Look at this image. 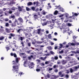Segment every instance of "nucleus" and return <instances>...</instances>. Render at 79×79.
Instances as JSON below:
<instances>
[{
    "label": "nucleus",
    "instance_id": "61",
    "mask_svg": "<svg viewBox=\"0 0 79 79\" xmlns=\"http://www.w3.org/2000/svg\"><path fill=\"white\" fill-rule=\"evenodd\" d=\"M45 64H49V61L45 62Z\"/></svg>",
    "mask_w": 79,
    "mask_h": 79
},
{
    "label": "nucleus",
    "instance_id": "49",
    "mask_svg": "<svg viewBox=\"0 0 79 79\" xmlns=\"http://www.w3.org/2000/svg\"><path fill=\"white\" fill-rule=\"evenodd\" d=\"M50 53L51 54H52V55H54V54H55V53L53 52L52 51H51Z\"/></svg>",
    "mask_w": 79,
    "mask_h": 79
},
{
    "label": "nucleus",
    "instance_id": "60",
    "mask_svg": "<svg viewBox=\"0 0 79 79\" xmlns=\"http://www.w3.org/2000/svg\"><path fill=\"white\" fill-rule=\"evenodd\" d=\"M47 77L48 78H49L50 77V74H48L47 75Z\"/></svg>",
    "mask_w": 79,
    "mask_h": 79
},
{
    "label": "nucleus",
    "instance_id": "40",
    "mask_svg": "<svg viewBox=\"0 0 79 79\" xmlns=\"http://www.w3.org/2000/svg\"><path fill=\"white\" fill-rule=\"evenodd\" d=\"M60 68L61 69H64V68H65V67L64 66H61Z\"/></svg>",
    "mask_w": 79,
    "mask_h": 79
},
{
    "label": "nucleus",
    "instance_id": "31",
    "mask_svg": "<svg viewBox=\"0 0 79 79\" xmlns=\"http://www.w3.org/2000/svg\"><path fill=\"white\" fill-rule=\"evenodd\" d=\"M67 32L68 33L69 35H70V34H71L72 32H73V31H70V32L69 31H68Z\"/></svg>",
    "mask_w": 79,
    "mask_h": 79
},
{
    "label": "nucleus",
    "instance_id": "20",
    "mask_svg": "<svg viewBox=\"0 0 79 79\" xmlns=\"http://www.w3.org/2000/svg\"><path fill=\"white\" fill-rule=\"evenodd\" d=\"M73 53H75V54H76V53H79V50H77L76 52L73 51Z\"/></svg>",
    "mask_w": 79,
    "mask_h": 79
},
{
    "label": "nucleus",
    "instance_id": "64",
    "mask_svg": "<svg viewBox=\"0 0 79 79\" xmlns=\"http://www.w3.org/2000/svg\"><path fill=\"white\" fill-rule=\"evenodd\" d=\"M8 20H9V19H8V18H6L5 19V21H8Z\"/></svg>",
    "mask_w": 79,
    "mask_h": 79
},
{
    "label": "nucleus",
    "instance_id": "28",
    "mask_svg": "<svg viewBox=\"0 0 79 79\" xmlns=\"http://www.w3.org/2000/svg\"><path fill=\"white\" fill-rule=\"evenodd\" d=\"M66 61L64 60H63L62 64H66Z\"/></svg>",
    "mask_w": 79,
    "mask_h": 79
},
{
    "label": "nucleus",
    "instance_id": "53",
    "mask_svg": "<svg viewBox=\"0 0 79 79\" xmlns=\"http://www.w3.org/2000/svg\"><path fill=\"white\" fill-rule=\"evenodd\" d=\"M19 74L20 75V76H21V75H23V72H20V73H19Z\"/></svg>",
    "mask_w": 79,
    "mask_h": 79
},
{
    "label": "nucleus",
    "instance_id": "50",
    "mask_svg": "<svg viewBox=\"0 0 79 79\" xmlns=\"http://www.w3.org/2000/svg\"><path fill=\"white\" fill-rule=\"evenodd\" d=\"M31 66H34V65H35V64L33 62H32L30 64Z\"/></svg>",
    "mask_w": 79,
    "mask_h": 79
},
{
    "label": "nucleus",
    "instance_id": "32",
    "mask_svg": "<svg viewBox=\"0 0 79 79\" xmlns=\"http://www.w3.org/2000/svg\"><path fill=\"white\" fill-rule=\"evenodd\" d=\"M73 71H74V70L73 69H72V68H71L70 69V73H73Z\"/></svg>",
    "mask_w": 79,
    "mask_h": 79
},
{
    "label": "nucleus",
    "instance_id": "45",
    "mask_svg": "<svg viewBox=\"0 0 79 79\" xmlns=\"http://www.w3.org/2000/svg\"><path fill=\"white\" fill-rule=\"evenodd\" d=\"M66 71V73H67V74H69V71L68 70H67Z\"/></svg>",
    "mask_w": 79,
    "mask_h": 79
},
{
    "label": "nucleus",
    "instance_id": "14",
    "mask_svg": "<svg viewBox=\"0 0 79 79\" xmlns=\"http://www.w3.org/2000/svg\"><path fill=\"white\" fill-rule=\"evenodd\" d=\"M7 0H0V3L2 4V3H5L6 1H7Z\"/></svg>",
    "mask_w": 79,
    "mask_h": 79
},
{
    "label": "nucleus",
    "instance_id": "2",
    "mask_svg": "<svg viewBox=\"0 0 79 79\" xmlns=\"http://www.w3.org/2000/svg\"><path fill=\"white\" fill-rule=\"evenodd\" d=\"M56 7L59 10H60V11H62V12H64V9L62 8H61L60 6H56Z\"/></svg>",
    "mask_w": 79,
    "mask_h": 79
},
{
    "label": "nucleus",
    "instance_id": "10",
    "mask_svg": "<svg viewBox=\"0 0 79 79\" xmlns=\"http://www.w3.org/2000/svg\"><path fill=\"white\" fill-rule=\"evenodd\" d=\"M69 30H68V29L66 27L63 28V31L64 32H67V31H69Z\"/></svg>",
    "mask_w": 79,
    "mask_h": 79
},
{
    "label": "nucleus",
    "instance_id": "35",
    "mask_svg": "<svg viewBox=\"0 0 79 79\" xmlns=\"http://www.w3.org/2000/svg\"><path fill=\"white\" fill-rule=\"evenodd\" d=\"M11 26L12 27H15V26H16V24H15H15L12 23L11 24Z\"/></svg>",
    "mask_w": 79,
    "mask_h": 79
},
{
    "label": "nucleus",
    "instance_id": "19",
    "mask_svg": "<svg viewBox=\"0 0 79 79\" xmlns=\"http://www.w3.org/2000/svg\"><path fill=\"white\" fill-rule=\"evenodd\" d=\"M47 37L46 35L44 37H43V38H41V40H44V39H47V37Z\"/></svg>",
    "mask_w": 79,
    "mask_h": 79
},
{
    "label": "nucleus",
    "instance_id": "29",
    "mask_svg": "<svg viewBox=\"0 0 79 79\" xmlns=\"http://www.w3.org/2000/svg\"><path fill=\"white\" fill-rule=\"evenodd\" d=\"M60 46H59V48H62L63 47V44H60Z\"/></svg>",
    "mask_w": 79,
    "mask_h": 79
},
{
    "label": "nucleus",
    "instance_id": "13",
    "mask_svg": "<svg viewBox=\"0 0 79 79\" xmlns=\"http://www.w3.org/2000/svg\"><path fill=\"white\" fill-rule=\"evenodd\" d=\"M16 63L15 62V63H13V64H18L19 61V59H18V58H16Z\"/></svg>",
    "mask_w": 79,
    "mask_h": 79
},
{
    "label": "nucleus",
    "instance_id": "54",
    "mask_svg": "<svg viewBox=\"0 0 79 79\" xmlns=\"http://www.w3.org/2000/svg\"><path fill=\"white\" fill-rule=\"evenodd\" d=\"M36 71L37 72H39L40 71V69H36Z\"/></svg>",
    "mask_w": 79,
    "mask_h": 79
},
{
    "label": "nucleus",
    "instance_id": "6",
    "mask_svg": "<svg viewBox=\"0 0 79 79\" xmlns=\"http://www.w3.org/2000/svg\"><path fill=\"white\" fill-rule=\"evenodd\" d=\"M71 45L73 46H75L76 45H78L79 43L77 42H76L75 43H71Z\"/></svg>",
    "mask_w": 79,
    "mask_h": 79
},
{
    "label": "nucleus",
    "instance_id": "59",
    "mask_svg": "<svg viewBox=\"0 0 79 79\" xmlns=\"http://www.w3.org/2000/svg\"><path fill=\"white\" fill-rule=\"evenodd\" d=\"M47 23H44L42 24L43 26H45L46 25H47Z\"/></svg>",
    "mask_w": 79,
    "mask_h": 79
},
{
    "label": "nucleus",
    "instance_id": "48",
    "mask_svg": "<svg viewBox=\"0 0 79 79\" xmlns=\"http://www.w3.org/2000/svg\"><path fill=\"white\" fill-rule=\"evenodd\" d=\"M26 10L27 11H29L30 10V9L27 7H26Z\"/></svg>",
    "mask_w": 79,
    "mask_h": 79
},
{
    "label": "nucleus",
    "instance_id": "9",
    "mask_svg": "<svg viewBox=\"0 0 79 79\" xmlns=\"http://www.w3.org/2000/svg\"><path fill=\"white\" fill-rule=\"evenodd\" d=\"M48 18H50V19H52V18L53 17V15H52L50 14L48 15Z\"/></svg>",
    "mask_w": 79,
    "mask_h": 79
},
{
    "label": "nucleus",
    "instance_id": "15",
    "mask_svg": "<svg viewBox=\"0 0 79 79\" xmlns=\"http://www.w3.org/2000/svg\"><path fill=\"white\" fill-rule=\"evenodd\" d=\"M34 17L35 19V21H36V19H38V16H37V15H36V14H35L34 15Z\"/></svg>",
    "mask_w": 79,
    "mask_h": 79
},
{
    "label": "nucleus",
    "instance_id": "27",
    "mask_svg": "<svg viewBox=\"0 0 79 79\" xmlns=\"http://www.w3.org/2000/svg\"><path fill=\"white\" fill-rule=\"evenodd\" d=\"M32 2H29L28 3V5H29V6H30V5H32Z\"/></svg>",
    "mask_w": 79,
    "mask_h": 79
},
{
    "label": "nucleus",
    "instance_id": "37",
    "mask_svg": "<svg viewBox=\"0 0 79 79\" xmlns=\"http://www.w3.org/2000/svg\"><path fill=\"white\" fill-rule=\"evenodd\" d=\"M12 10H16V8L15 7H13L11 8Z\"/></svg>",
    "mask_w": 79,
    "mask_h": 79
},
{
    "label": "nucleus",
    "instance_id": "12",
    "mask_svg": "<svg viewBox=\"0 0 79 79\" xmlns=\"http://www.w3.org/2000/svg\"><path fill=\"white\" fill-rule=\"evenodd\" d=\"M10 55L11 56H14V57L15 58H16V57H17V56L15 53H11Z\"/></svg>",
    "mask_w": 79,
    "mask_h": 79
},
{
    "label": "nucleus",
    "instance_id": "34",
    "mask_svg": "<svg viewBox=\"0 0 79 79\" xmlns=\"http://www.w3.org/2000/svg\"><path fill=\"white\" fill-rule=\"evenodd\" d=\"M67 26H68L70 27V26H71L73 25H72V24L71 23H68Z\"/></svg>",
    "mask_w": 79,
    "mask_h": 79
},
{
    "label": "nucleus",
    "instance_id": "33",
    "mask_svg": "<svg viewBox=\"0 0 79 79\" xmlns=\"http://www.w3.org/2000/svg\"><path fill=\"white\" fill-rule=\"evenodd\" d=\"M31 9L33 11H35V7H31Z\"/></svg>",
    "mask_w": 79,
    "mask_h": 79
},
{
    "label": "nucleus",
    "instance_id": "47",
    "mask_svg": "<svg viewBox=\"0 0 79 79\" xmlns=\"http://www.w3.org/2000/svg\"><path fill=\"white\" fill-rule=\"evenodd\" d=\"M54 57L55 60H58V57L57 56H54Z\"/></svg>",
    "mask_w": 79,
    "mask_h": 79
},
{
    "label": "nucleus",
    "instance_id": "55",
    "mask_svg": "<svg viewBox=\"0 0 79 79\" xmlns=\"http://www.w3.org/2000/svg\"><path fill=\"white\" fill-rule=\"evenodd\" d=\"M14 47L15 48H16V49H17V48H18V46H16V45H14Z\"/></svg>",
    "mask_w": 79,
    "mask_h": 79
},
{
    "label": "nucleus",
    "instance_id": "8",
    "mask_svg": "<svg viewBox=\"0 0 79 79\" xmlns=\"http://www.w3.org/2000/svg\"><path fill=\"white\" fill-rule=\"evenodd\" d=\"M5 29L6 32H7V33H10V30H9V29L7 28H6Z\"/></svg>",
    "mask_w": 79,
    "mask_h": 79
},
{
    "label": "nucleus",
    "instance_id": "51",
    "mask_svg": "<svg viewBox=\"0 0 79 79\" xmlns=\"http://www.w3.org/2000/svg\"><path fill=\"white\" fill-rule=\"evenodd\" d=\"M48 38H49V39L51 38V34H49L48 35Z\"/></svg>",
    "mask_w": 79,
    "mask_h": 79
},
{
    "label": "nucleus",
    "instance_id": "63",
    "mask_svg": "<svg viewBox=\"0 0 79 79\" xmlns=\"http://www.w3.org/2000/svg\"><path fill=\"white\" fill-rule=\"evenodd\" d=\"M61 74H62V73H61V72H60L59 73V74L60 76H61Z\"/></svg>",
    "mask_w": 79,
    "mask_h": 79
},
{
    "label": "nucleus",
    "instance_id": "44",
    "mask_svg": "<svg viewBox=\"0 0 79 79\" xmlns=\"http://www.w3.org/2000/svg\"><path fill=\"white\" fill-rule=\"evenodd\" d=\"M58 70L57 69H56L55 70H54V72L55 73H58Z\"/></svg>",
    "mask_w": 79,
    "mask_h": 79
},
{
    "label": "nucleus",
    "instance_id": "39",
    "mask_svg": "<svg viewBox=\"0 0 79 79\" xmlns=\"http://www.w3.org/2000/svg\"><path fill=\"white\" fill-rule=\"evenodd\" d=\"M6 48L7 49V51H8V50H10V48L8 47V46H6Z\"/></svg>",
    "mask_w": 79,
    "mask_h": 79
},
{
    "label": "nucleus",
    "instance_id": "38",
    "mask_svg": "<svg viewBox=\"0 0 79 79\" xmlns=\"http://www.w3.org/2000/svg\"><path fill=\"white\" fill-rule=\"evenodd\" d=\"M47 48H48V50H52V47H51V46H49V47H48Z\"/></svg>",
    "mask_w": 79,
    "mask_h": 79
},
{
    "label": "nucleus",
    "instance_id": "18",
    "mask_svg": "<svg viewBox=\"0 0 79 79\" xmlns=\"http://www.w3.org/2000/svg\"><path fill=\"white\" fill-rule=\"evenodd\" d=\"M44 41H39L37 42V44H42V43H44Z\"/></svg>",
    "mask_w": 79,
    "mask_h": 79
},
{
    "label": "nucleus",
    "instance_id": "36",
    "mask_svg": "<svg viewBox=\"0 0 79 79\" xmlns=\"http://www.w3.org/2000/svg\"><path fill=\"white\" fill-rule=\"evenodd\" d=\"M21 30H22L21 29H19L17 30V32L18 33H20L21 32Z\"/></svg>",
    "mask_w": 79,
    "mask_h": 79
},
{
    "label": "nucleus",
    "instance_id": "3",
    "mask_svg": "<svg viewBox=\"0 0 79 79\" xmlns=\"http://www.w3.org/2000/svg\"><path fill=\"white\" fill-rule=\"evenodd\" d=\"M72 14L73 15L72 16H70L69 17V18H73V19H75V16H77V15H78V14H77L76 13H75L74 15V12H72Z\"/></svg>",
    "mask_w": 79,
    "mask_h": 79
},
{
    "label": "nucleus",
    "instance_id": "26",
    "mask_svg": "<svg viewBox=\"0 0 79 79\" xmlns=\"http://www.w3.org/2000/svg\"><path fill=\"white\" fill-rule=\"evenodd\" d=\"M58 11L57 10H56L55 12H54V15H57V14H58Z\"/></svg>",
    "mask_w": 79,
    "mask_h": 79
},
{
    "label": "nucleus",
    "instance_id": "23",
    "mask_svg": "<svg viewBox=\"0 0 79 79\" xmlns=\"http://www.w3.org/2000/svg\"><path fill=\"white\" fill-rule=\"evenodd\" d=\"M56 68H58V65H55L53 66V68L55 69Z\"/></svg>",
    "mask_w": 79,
    "mask_h": 79
},
{
    "label": "nucleus",
    "instance_id": "25",
    "mask_svg": "<svg viewBox=\"0 0 79 79\" xmlns=\"http://www.w3.org/2000/svg\"><path fill=\"white\" fill-rule=\"evenodd\" d=\"M23 39H24V37H23L21 36L19 37V40H20L21 41H22V40H23Z\"/></svg>",
    "mask_w": 79,
    "mask_h": 79
},
{
    "label": "nucleus",
    "instance_id": "46",
    "mask_svg": "<svg viewBox=\"0 0 79 79\" xmlns=\"http://www.w3.org/2000/svg\"><path fill=\"white\" fill-rule=\"evenodd\" d=\"M9 26V23H6V27H8V26Z\"/></svg>",
    "mask_w": 79,
    "mask_h": 79
},
{
    "label": "nucleus",
    "instance_id": "62",
    "mask_svg": "<svg viewBox=\"0 0 79 79\" xmlns=\"http://www.w3.org/2000/svg\"><path fill=\"white\" fill-rule=\"evenodd\" d=\"M36 6H38L39 5V2H38V1H37V2H36Z\"/></svg>",
    "mask_w": 79,
    "mask_h": 79
},
{
    "label": "nucleus",
    "instance_id": "5",
    "mask_svg": "<svg viewBox=\"0 0 79 79\" xmlns=\"http://www.w3.org/2000/svg\"><path fill=\"white\" fill-rule=\"evenodd\" d=\"M73 71H77V70L79 68V65H78L77 66H75L73 68Z\"/></svg>",
    "mask_w": 79,
    "mask_h": 79
},
{
    "label": "nucleus",
    "instance_id": "42",
    "mask_svg": "<svg viewBox=\"0 0 79 79\" xmlns=\"http://www.w3.org/2000/svg\"><path fill=\"white\" fill-rule=\"evenodd\" d=\"M11 18H15V15H11Z\"/></svg>",
    "mask_w": 79,
    "mask_h": 79
},
{
    "label": "nucleus",
    "instance_id": "11",
    "mask_svg": "<svg viewBox=\"0 0 79 79\" xmlns=\"http://www.w3.org/2000/svg\"><path fill=\"white\" fill-rule=\"evenodd\" d=\"M18 8L19 11H22L23 10V9L21 7V6H18Z\"/></svg>",
    "mask_w": 79,
    "mask_h": 79
},
{
    "label": "nucleus",
    "instance_id": "30",
    "mask_svg": "<svg viewBox=\"0 0 79 79\" xmlns=\"http://www.w3.org/2000/svg\"><path fill=\"white\" fill-rule=\"evenodd\" d=\"M26 61H25L24 63V66L25 67H27V66H26Z\"/></svg>",
    "mask_w": 79,
    "mask_h": 79
},
{
    "label": "nucleus",
    "instance_id": "4",
    "mask_svg": "<svg viewBox=\"0 0 79 79\" xmlns=\"http://www.w3.org/2000/svg\"><path fill=\"white\" fill-rule=\"evenodd\" d=\"M9 36L8 38L10 39H11L12 37H15V35L12 33H10L9 34Z\"/></svg>",
    "mask_w": 79,
    "mask_h": 79
},
{
    "label": "nucleus",
    "instance_id": "21",
    "mask_svg": "<svg viewBox=\"0 0 79 79\" xmlns=\"http://www.w3.org/2000/svg\"><path fill=\"white\" fill-rule=\"evenodd\" d=\"M46 13L47 12H45L44 10H43L41 14H42V15H45L46 14Z\"/></svg>",
    "mask_w": 79,
    "mask_h": 79
},
{
    "label": "nucleus",
    "instance_id": "43",
    "mask_svg": "<svg viewBox=\"0 0 79 79\" xmlns=\"http://www.w3.org/2000/svg\"><path fill=\"white\" fill-rule=\"evenodd\" d=\"M5 14V15H6V16H8V11H6V12H5L4 13Z\"/></svg>",
    "mask_w": 79,
    "mask_h": 79
},
{
    "label": "nucleus",
    "instance_id": "17",
    "mask_svg": "<svg viewBox=\"0 0 79 79\" xmlns=\"http://www.w3.org/2000/svg\"><path fill=\"white\" fill-rule=\"evenodd\" d=\"M57 78V77L56 76V75H53L52 77V79H56Z\"/></svg>",
    "mask_w": 79,
    "mask_h": 79
},
{
    "label": "nucleus",
    "instance_id": "57",
    "mask_svg": "<svg viewBox=\"0 0 79 79\" xmlns=\"http://www.w3.org/2000/svg\"><path fill=\"white\" fill-rule=\"evenodd\" d=\"M16 23H18V20H17V19H15V24Z\"/></svg>",
    "mask_w": 79,
    "mask_h": 79
},
{
    "label": "nucleus",
    "instance_id": "41",
    "mask_svg": "<svg viewBox=\"0 0 79 79\" xmlns=\"http://www.w3.org/2000/svg\"><path fill=\"white\" fill-rule=\"evenodd\" d=\"M28 46V47H31V43H29L27 44Z\"/></svg>",
    "mask_w": 79,
    "mask_h": 79
},
{
    "label": "nucleus",
    "instance_id": "16",
    "mask_svg": "<svg viewBox=\"0 0 79 79\" xmlns=\"http://www.w3.org/2000/svg\"><path fill=\"white\" fill-rule=\"evenodd\" d=\"M41 28L37 29L38 31H37V33L38 34H40V31H41Z\"/></svg>",
    "mask_w": 79,
    "mask_h": 79
},
{
    "label": "nucleus",
    "instance_id": "52",
    "mask_svg": "<svg viewBox=\"0 0 79 79\" xmlns=\"http://www.w3.org/2000/svg\"><path fill=\"white\" fill-rule=\"evenodd\" d=\"M21 44H22V46L23 47H24V44L23 42H21Z\"/></svg>",
    "mask_w": 79,
    "mask_h": 79
},
{
    "label": "nucleus",
    "instance_id": "58",
    "mask_svg": "<svg viewBox=\"0 0 79 79\" xmlns=\"http://www.w3.org/2000/svg\"><path fill=\"white\" fill-rule=\"evenodd\" d=\"M49 71H52L53 70V68H49L48 69Z\"/></svg>",
    "mask_w": 79,
    "mask_h": 79
},
{
    "label": "nucleus",
    "instance_id": "24",
    "mask_svg": "<svg viewBox=\"0 0 79 79\" xmlns=\"http://www.w3.org/2000/svg\"><path fill=\"white\" fill-rule=\"evenodd\" d=\"M3 32H4V30L2 28H0V32L2 33Z\"/></svg>",
    "mask_w": 79,
    "mask_h": 79
},
{
    "label": "nucleus",
    "instance_id": "22",
    "mask_svg": "<svg viewBox=\"0 0 79 79\" xmlns=\"http://www.w3.org/2000/svg\"><path fill=\"white\" fill-rule=\"evenodd\" d=\"M5 39V37L4 36H1L0 37V40H3Z\"/></svg>",
    "mask_w": 79,
    "mask_h": 79
},
{
    "label": "nucleus",
    "instance_id": "1",
    "mask_svg": "<svg viewBox=\"0 0 79 79\" xmlns=\"http://www.w3.org/2000/svg\"><path fill=\"white\" fill-rule=\"evenodd\" d=\"M19 66V65H14L13 66V69L12 70H13L14 72H16V73H18V71H19V69H18L19 67L18 66Z\"/></svg>",
    "mask_w": 79,
    "mask_h": 79
},
{
    "label": "nucleus",
    "instance_id": "56",
    "mask_svg": "<svg viewBox=\"0 0 79 79\" xmlns=\"http://www.w3.org/2000/svg\"><path fill=\"white\" fill-rule=\"evenodd\" d=\"M28 30L29 31H32L30 27L28 28Z\"/></svg>",
    "mask_w": 79,
    "mask_h": 79
},
{
    "label": "nucleus",
    "instance_id": "7",
    "mask_svg": "<svg viewBox=\"0 0 79 79\" xmlns=\"http://www.w3.org/2000/svg\"><path fill=\"white\" fill-rule=\"evenodd\" d=\"M18 20L19 21L20 23H23V19L21 17H20L18 19Z\"/></svg>",
    "mask_w": 79,
    "mask_h": 79
}]
</instances>
